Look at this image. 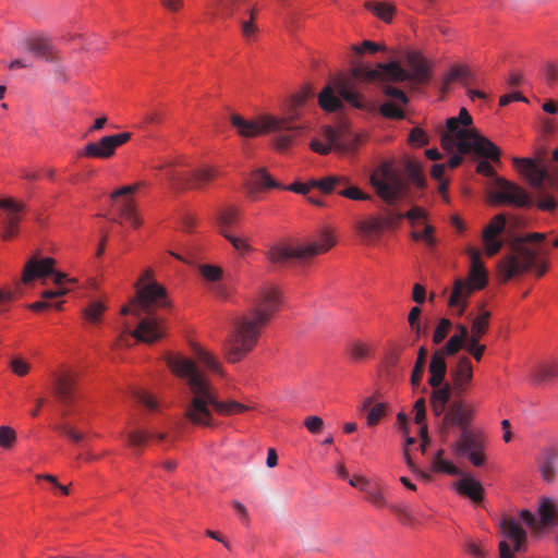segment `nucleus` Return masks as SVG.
Wrapping results in <instances>:
<instances>
[{
  "mask_svg": "<svg viewBox=\"0 0 558 558\" xmlns=\"http://www.w3.org/2000/svg\"><path fill=\"white\" fill-rule=\"evenodd\" d=\"M207 10L213 15L232 16L246 43L257 40L259 36V26L256 23L257 11L250 0H210Z\"/></svg>",
  "mask_w": 558,
  "mask_h": 558,
  "instance_id": "6e6552de",
  "label": "nucleus"
},
{
  "mask_svg": "<svg viewBox=\"0 0 558 558\" xmlns=\"http://www.w3.org/2000/svg\"><path fill=\"white\" fill-rule=\"evenodd\" d=\"M108 308L107 301L104 299H92L82 310V318L86 326L97 327L101 324L104 315Z\"/></svg>",
  "mask_w": 558,
  "mask_h": 558,
  "instance_id": "7c9ffc66",
  "label": "nucleus"
},
{
  "mask_svg": "<svg viewBox=\"0 0 558 558\" xmlns=\"http://www.w3.org/2000/svg\"><path fill=\"white\" fill-rule=\"evenodd\" d=\"M191 351L198 363L216 375L222 376V367L220 362L206 349L197 343L191 344Z\"/></svg>",
  "mask_w": 558,
  "mask_h": 558,
  "instance_id": "4c0bfd02",
  "label": "nucleus"
},
{
  "mask_svg": "<svg viewBox=\"0 0 558 558\" xmlns=\"http://www.w3.org/2000/svg\"><path fill=\"white\" fill-rule=\"evenodd\" d=\"M169 305L166 289L154 280L151 269H145L137 280L136 296L121 308V315H133L138 320L137 327L131 329L125 325L123 333L133 339L153 343L165 335L163 318L154 312Z\"/></svg>",
  "mask_w": 558,
  "mask_h": 558,
  "instance_id": "f03ea898",
  "label": "nucleus"
},
{
  "mask_svg": "<svg viewBox=\"0 0 558 558\" xmlns=\"http://www.w3.org/2000/svg\"><path fill=\"white\" fill-rule=\"evenodd\" d=\"M473 378V366L466 356H462L458 361L456 371L453 372V385L459 392H464Z\"/></svg>",
  "mask_w": 558,
  "mask_h": 558,
  "instance_id": "f704fd0d",
  "label": "nucleus"
},
{
  "mask_svg": "<svg viewBox=\"0 0 558 558\" xmlns=\"http://www.w3.org/2000/svg\"><path fill=\"white\" fill-rule=\"evenodd\" d=\"M444 450H438L432 460V470L448 475L459 474V469L450 461L442 457Z\"/></svg>",
  "mask_w": 558,
  "mask_h": 558,
  "instance_id": "a18cd8bd",
  "label": "nucleus"
},
{
  "mask_svg": "<svg viewBox=\"0 0 558 558\" xmlns=\"http://www.w3.org/2000/svg\"><path fill=\"white\" fill-rule=\"evenodd\" d=\"M130 137L131 134L128 132L104 136L98 142L86 144L82 155L89 158L108 159L112 157L117 148L125 144Z\"/></svg>",
  "mask_w": 558,
  "mask_h": 558,
  "instance_id": "4be33fe9",
  "label": "nucleus"
},
{
  "mask_svg": "<svg viewBox=\"0 0 558 558\" xmlns=\"http://www.w3.org/2000/svg\"><path fill=\"white\" fill-rule=\"evenodd\" d=\"M450 399V388L448 385L439 386L434 388V391L430 396V403H446Z\"/></svg>",
  "mask_w": 558,
  "mask_h": 558,
  "instance_id": "e2e57ef3",
  "label": "nucleus"
},
{
  "mask_svg": "<svg viewBox=\"0 0 558 558\" xmlns=\"http://www.w3.org/2000/svg\"><path fill=\"white\" fill-rule=\"evenodd\" d=\"M547 238V233L531 232L519 238L512 245V252L506 255L498 264V272L502 281L523 274L532 268L539 254V248L532 247L529 243H541Z\"/></svg>",
  "mask_w": 558,
  "mask_h": 558,
  "instance_id": "0eeeda50",
  "label": "nucleus"
},
{
  "mask_svg": "<svg viewBox=\"0 0 558 558\" xmlns=\"http://www.w3.org/2000/svg\"><path fill=\"white\" fill-rule=\"evenodd\" d=\"M313 151L326 155L330 151L345 154L349 147V123L343 120L335 125L322 129L320 136L311 141Z\"/></svg>",
  "mask_w": 558,
  "mask_h": 558,
  "instance_id": "2eb2a0df",
  "label": "nucleus"
},
{
  "mask_svg": "<svg viewBox=\"0 0 558 558\" xmlns=\"http://www.w3.org/2000/svg\"><path fill=\"white\" fill-rule=\"evenodd\" d=\"M471 72L465 65H454L450 69L448 74L445 77V83L449 84L457 80H463L470 77Z\"/></svg>",
  "mask_w": 558,
  "mask_h": 558,
  "instance_id": "bf43d9fd",
  "label": "nucleus"
},
{
  "mask_svg": "<svg viewBox=\"0 0 558 558\" xmlns=\"http://www.w3.org/2000/svg\"><path fill=\"white\" fill-rule=\"evenodd\" d=\"M502 541L499 543L500 558H514L515 553L526 550V532L512 517H505L500 523Z\"/></svg>",
  "mask_w": 558,
  "mask_h": 558,
  "instance_id": "f3484780",
  "label": "nucleus"
},
{
  "mask_svg": "<svg viewBox=\"0 0 558 558\" xmlns=\"http://www.w3.org/2000/svg\"><path fill=\"white\" fill-rule=\"evenodd\" d=\"M409 76L410 82L422 84L429 80L430 72L427 61L416 52H412L408 56Z\"/></svg>",
  "mask_w": 558,
  "mask_h": 558,
  "instance_id": "473e14b6",
  "label": "nucleus"
},
{
  "mask_svg": "<svg viewBox=\"0 0 558 558\" xmlns=\"http://www.w3.org/2000/svg\"><path fill=\"white\" fill-rule=\"evenodd\" d=\"M388 508L399 517V520L403 524H412L414 522V517L410 510V507L407 504H390Z\"/></svg>",
  "mask_w": 558,
  "mask_h": 558,
  "instance_id": "864d4df0",
  "label": "nucleus"
},
{
  "mask_svg": "<svg viewBox=\"0 0 558 558\" xmlns=\"http://www.w3.org/2000/svg\"><path fill=\"white\" fill-rule=\"evenodd\" d=\"M371 182L377 195L388 205L396 204L405 194V181L390 163L381 165L372 174Z\"/></svg>",
  "mask_w": 558,
  "mask_h": 558,
  "instance_id": "9d476101",
  "label": "nucleus"
},
{
  "mask_svg": "<svg viewBox=\"0 0 558 558\" xmlns=\"http://www.w3.org/2000/svg\"><path fill=\"white\" fill-rule=\"evenodd\" d=\"M477 290V288H473V284L466 280L457 279L448 300V305L458 308V314L462 315L466 306L468 298Z\"/></svg>",
  "mask_w": 558,
  "mask_h": 558,
  "instance_id": "c756f323",
  "label": "nucleus"
},
{
  "mask_svg": "<svg viewBox=\"0 0 558 558\" xmlns=\"http://www.w3.org/2000/svg\"><path fill=\"white\" fill-rule=\"evenodd\" d=\"M199 274L208 283L211 284L210 289L215 294L220 298H227V289L220 283L223 277V270L221 267L210 264H203L199 266Z\"/></svg>",
  "mask_w": 558,
  "mask_h": 558,
  "instance_id": "72a5a7b5",
  "label": "nucleus"
},
{
  "mask_svg": "<svg viewBox=\"0 0 558 558\" xmlns=\"http://www.w3.org/2000/svg\"><path fill=\"white\" fill-rule=\"evenodd\" d=\"M335 244L331 232L325 231L318 239L294 245L276 244L266 253L267 259L276 266H284L292 259H307L327 252Z\"/></svg>",
  "mask_w": 558,
  "mask_h": 558,
  "instance_id": "1a4fd4ad",
  "label": "nucleus"
},
{
  "mask_svg": "<svg viewBox=\"0 0 558 558\" xmlns=\"http://www.w3.org/2000/svg\"><path fill=\"white\" fill-rule=\"evenodd\" d=\"M349 102V78L344 76L330 80L318 94V105L327 113L338 112Z\"/></svg>",
  "mask_w": 558,
  "mask_h": 558,
  "instance_id": "a211bd4d",
  "label": "nucleus"
},
{
  "mask_svg": "<svg viewBox=\"0 0 558 558\" xmlns=\"http://www.w3.org/2000/svg\"><path fill=\"white\" fill-rule=\"evenodd\" d=\"M558 378V362L549 361L541 364L534 373V379L538 383Z\"/></svg>",
  "mask_w": 558,
  "mask_h": 558,
  "instance_id": "49530a36",
  "label": "nucleus"
},
{
  "mask_svg": "<svg viewBox=\"0 0 558 558\" xmlns=\"http://www.w3.org/2000/svg\"><path fill=\"white\" fill-rule=\"evenodd\" d=\"M452 327L451 322L448 318H441L434 330L433 341L438 344L448 336Z\"/></svg>",
  "mask_w": 558,
  "mask_h": 558,
  "instance_id": "13d9d810",
  "label": "nucleus"
},
{
  "mask_svg": "<svg viewBox=\"0 0 558 558\" xmlns=\"http://www.w3.org/2000/svg\"><path fill=\"white\" fill-rule=\"evenodd\" d=\"M373 356V344L368 340L355 339L351 341V362L362 363Z\"/></svg>",
  "mask_w": 558,
  "mask_h": 558,
  "instance_id": "ea45409f",
  "label": "nucleus"
},
{
  "mask_svg": "<svg viewBox=\"0 0 558 558\" xmlns=\"http://www.w3.org/2000/svg\"><path fill=\"white\" fill-rule=\"evenodd\" d=\"M409 143L422 147L428 144V136L424 130L414 128L409 135Z\"/></svg>",
  "mask_w": 558,
  "mask_h": 558,
  "instance_id": "338daca9",
  "label": "nucleus"
},
{
  "mask_svg": "<svg viewBox=\"0 0 558 558\" xmlns=\"http://www.w3.org/2000/svg\"><path fill=\"white\" fill-rule=\"evenodd\" d=\"M383 93L390 99L380 105L379 111L381 116L388 119H403L404 107L409 102L408 96L398 87L385 84Z\"/></svg>",
  "mask_w": 558,
  "mask_h": 558,
  "instance_id": "b1692460",
  "label": "nucleus"
},
{
  "mask_svg": "<svg viewBox=\"0 0 558 558\" xmlns=\"http://www.w3.org/2000/svg\"><path fill=\"white\" fill-rule=\"evenodd\" d=\"M75 376L71 371H62L53 375V390L57 399L68 404L74 399Z\"/></svg>",
  "mask_w": 558,
  "mask_h": 558,
  "instance_id": "bb28decb",
  "label": "nucleus"
},
{
  "mask_svg": "<svg viewBox=\"0 0 558 558\" xmlns=\"http://www.w3.org/2000/svg\"><path fill=\"white\" fill-rule=\"evenodd\" d=\"M471 124V114L465 108H461L458 117L447 119L446 132L440 137L441 147L448 153L456 149L462 154L474 151L493 161H499L500 149L475 129L469 128Z\"/></svg>",
  "mask_w": 558,
  "mask_h": 558,
  "instance_id": "20e7f679",
  "label": "nucleus"
},
{
  "mask_svg": "<svg viewBox=\"0 0 558 558\" xmlns=\"http://www.w3.org/2000/svg\"><path fill=\"white\" fill-rule=\"evenodd\" d=\"M490 201L496 204H508L517 207H525L531 203L529 195L522 187L502 178H496Z\"/></svg>",
  "mask_w": 558,
  "mask_h": 558,
  "instance_id": "6ab92c4d",
  "label": "nucleus"
},
{
  "mask_svg": "<svg viewBox=\"0 0 558 558\" xmlns=\"http://www.w3.org/2000/svg\"><path fill=\"white\" fill-rule=\"evenodd\" d=\"M386 404L385 403H376L367 414L366 421L367 425L374 426L376 425L381 417L386 414Z\"/></svg>",
  "mask_w": 558,
  "mask_h": 558,
  "instance_id": "052dcab7",
  "label": "nucleus"
},
{
  "mask_svg": "<svg viewBox=\"0 0 558 558\" xmlns=\"http://www.w3.org/2000/svg\"><path fill=\"white\" fill-rule=\"evenodd\" d=\"M385 49V46L378 45L371 40H364L361 45H351V53L356 56H362L366 52L375 53L377 51H384Z\"/></svg>",
  "mask_w": 558,
  "mask_h": 558,
  "instance_id": "4d7b16f0",
  "label": "nucleus"
},
{
  "mask_svg": "<svg viewBox=\"0 0 558 558\" xmlns=\"http://www.w3.org/2000/svg\"><path fill=\"white\" fill-rule=\"evenodd\" d=\"M409 180L418 187L424 185L421 166L415 161H408L404 167Z\"/></svg>",
  "mask_w": 558,
  "mask_h": 558,
  "instance_id": "603ef678",
  "label": "nucleus"
},
{
  "mask_svg": "<svg viewBox=\"0 0 558 558\" xmlns=\"http://www.w3.org/2000/svg\"><path fill=\"white\" fill-rule=\"evenodd\" d=\"M425 354H426V351L422 347L418 350L417 360H416V363H415V365L413 367L412 375H411V381H412L413 386H417L420 384L422 377H423L424 364H425Z\"/></svg>",
  "mask_w": 558,
  "mask_h": 558,
  "instance_id": "6e6d98bb",
  "label": "nucleus"
},
{
  "mask_svg": "<svg viewBox=\"0 0 558 558\" xmlns=\"http://www.w3.org/2000/svg\"><path fill=\"white\" fill-rule=\"evenodd\" d=\"M167 364L172 373L183 378L191 391L184 415L194 426L215 428L219 426V416H232L252 410L250 405L233 399L220 400L208 378L199 371L196 363L181 355H170Z\"/></svg>",
  "mask_w": 558,
  "mask_h": 558,
  "instance_id": "f257e3e1",
  "label": "nucleus"
},
{
  "mask_svg": "<svg viewBox=\"0 0 558 558\" xmlns=\"http://www.w3.org/2000/svg\"><path fill=\"white\" fill-rule=\"evenodd\" d=\"M145 185L144 182H137L130 185H124L111 194L113 211L119 217V222L124 227L136 229L141 226L142 219L137 213L133 195L141 187Z\"/></svg>",
  "mask_w": 558,
  "mask_h": 558,
  "instance_id": "4468645a",
  "label": "nucleus"
},
{
  "mask_svg": "<svg viewBox=\"0 0 558 558\" xmlns=\"http://www.w3.org/2000/svg\"><path fill=\"white\" fill-rule=\"evenodd\" d=\"M218 223L222 234L229 233L228 229L235 226L240 219V211L234 206H226L219 210Z\"/></svg>",
  "mask_w": 558,
  "mask_h": 558,
  "instance_id": "a19ab883",
  "label": "nucleus"
},
{
  "mask_svg": "<svg viewBox=\"0 0 558 558\" xmlns=\"http://www.w3.org/2000/svg\"><path fill=\"white\" fill-rule=\"evenodd\" d=\"M512 162L532 187L541 189L547 185L556 189L558 186L557 167L548 168L542 160L534 158L514 157Z\"/></svg>",
  "mask_w": 558,
  "mask_h": 558,
  "instance_id": "ddd939ff",
  "label": "nucleus"
},
{
  "mask_svg": "<svg viewBox=\"0 0 558 558\" xmlns=\"http://www.w3.org/2000/svg\"><path fill=\"white\" fill-rule=\"evenodd\" d=\"M353 77L393 83L410 82L408 70H404L397 61L378 63L377 66L373 69L365 65H353L351 63V78Z\"/></svg>",
  "mask_w": 558,
  "mask_h": 558,
  "instance_id": "dca6fc26",
  "label": "nucleus"
},
{
  "mask_svg": "<svg viewBox=\"0 0 558 558\" xmlns=\"http://www.w3.org/2000/svg\"><path fill=\"white\" fill-rule=\"evenodd\" d=\"M23 213L24 205L22 203L11 197L0 198V223L3 240L9 241L17 235Z\"/></svg>",
  "mask_w": 558,
  "mask_h": 558,
  "instance_id": "aec40b11",
  "label": "nucleus"
},
{
  "mask_svg": "<svg viewBox=\"0 0 558 558\" xmlns=\"http://www.w3.org/2000/svg\"><path fill=\"white\" fill-rule=\"evenodd\" d=\"M489 317H490V313L488 311H482L480 313V315H477L472 320L469 339H474L475 341L480 342L481 338L488 330Z\"/></svg>",
  "mask_w": 558,
  "mask_h": 558,
  "instance_id": "79ce46f5",
  "label": "nucleus"
},
{
  "mask_svg": "<svg viewBox=\"0 0 558 558\" xmlns=\"http://www.w3.org/2000/svg\"><path fill=\"white\" fill-rule=\"evenodd\" d=\"M251 183L258 189H282L264 168L253 171Z\"/></svg>",
  "mask_w": 558,
  "mask_h": 558,
  "instance_id": "de8ad7c7",
  "label": "nucleus"
},
{
  "mask_svg": "<svg viewBox=\"0 0 558 558\" xmlns=\"http://www.w3.org/2000/svg\"><path fill=\"white\" fill-rule=\"evenodd\" d=\"M457 492L461 495L468 496L471 500L478 502L483 499V486L481 483L472 477L461 478L456 484Z\"/></svg>",
  "mask_w": 558,
  "mask_h": 558,
  "instance_id": "58836bf2",
  "label": "nucleus"
},
{
  "mask_svg": "<svg viewBox=\"0 0 558 558\" xmlns=\"http://www.w3.org/2000/svg\"><path fill=\"white\" fill-rule=\"evenodd\" d=\"M310 184L324 194L337 192L339 195L349 198V182L342 177L331 175L324 179H311Z\"/></svg>",
  "mask_w": 558,
  "mask_h": 558,
  "instance_id": "cd10ccee",
  "label": "nucleus"
},
{
  "mask_svg": "<svg viewBox=\"0 0 558 558\" xmlns=\"http://www.w3.org/2000/svg\"><path fill=\"white\" fill-rule=\"evenodd\" d=\"M365 7L372 11L379 20L385 23H390L396 12V8L387 2H366Z\"/></svg>",
  "mask_w": 558,
  "mask_h": 558,
  "instance_id": "c03bdc74",
  "label": "nucleus"
},
{
  "mask_svg": "<svg viewBox=\"0 0 558 558\" xmlns=\"http://www.w3.org/2000/svg\"><path fill=\"white\" fill-rule=\"evenodd\" d=\"M281 293L274 284H264L247 314L242 315L235 323L226 351L227 360L236 363L246 356L257 344L262 329L279 312Z\"/></svg>",
  "mask_w": 558,
  "mask_h": 558,
  "instance_id": "7ed1b4c3",
  "label": "nucleus"
},
{
  "mask_svg": "<svg viewBox=\"0 0 558 558\" xmlns=\"http://www.w3.org/2000/svg\"><path fill=\"white\" fill-rule=\"evenodd\" d=\"M454 450L465 456L474 466L485 463L483 437L468 428H464L454 444Z\"/></svg>",
  "mask_w": 558,
  "mask_h": 558,
  "instance_id": "412c9836",
  "label": "nucleus"
},
{
  "mask_svg": "<svg viewBox=\"0 0 558 558\" xmlns=\"http://www.w3.org/2000/svg\"><path fill=\"white\" fill-rule=\"evenodd\" d=\"M25 44L26 50L35 58L47 62L58 60L59 52L47 36L43 34L29 36Z\"/></svg>",
  "mask_w": 558,
  "mask_h": 558,
  "instance_id": "393cba45",
  "label": "nucleus"
},
{
  "mask_svg": "<svg viewBox=\"0 0 558 558\" xmlns=\"http://www.w3.org/2000/svg\"><path fill=\"white\" fill-rule=\"evenodd\" d=\"M167 434L163 432H148L144 429L131 432L126 437V442L130 448L137 451L145 447L149 440L163 441Z\"/></svg>",
  "mask_w": 558,
  "mask_h": 558,
  "instance_id": "e433bc0d",
  "label": "nucleus"
},
{
  "mask_svg": "<svg viewBox=\"0 0 558 558\" xmlns=\"http://www.w3.org/2000/svg\"><path fill=\"white\" fill-rule=\"evenodd\" d=\"M520 519L534 536L539 537L558 526V501L550 497H541L537 506V515L529 510H522Z\"/></svg>",
  "mask_w": 558,
  "mask_h": 558,
  "instance_id": "f8f14e48",
  "label": "nucleus"
},
{
  "mask_svg": "<svg viewBox=\"0 0 558 558\" xmlns=\"http://www.w3.org/2000/svg\"><path fill=\"white\" fill-rule=\"evenodd\" d=\"M447 372V364L445 360L444 350H437L433 355L429 363V379L428 383L433 388L441 386Z\"/></svg>",
  "mask_w": 558,
  "mask_h": 558,
  "instance_id": "c9c22d12",
  "label": "nucleus"
},
{
  "mask_svg": "<svg viewBox=\"0 0 558 558\" xmlns=\"http://www.w3.org/2000/svg\"><path fill=\"white\" fill-rule=\"evenodd\" d=\"M461 348L465 349V341L453 335L441 350H444L446 356L457 353Z\"/></svg>",
  "mask_w": 558,
  "mask_h": 558,
  "instance_id": "0e129e2a",
  "label": "nucleus"
},
{
  "mask_svg": "<svg viewBox=\"0 0 558 558\" xmlns=\"http://www.w3.org/2000/svg\"><path fill=\"white\" fill-rule=\"evenodd\" d=\"M351 486L366 492L368 501L376 508H388L390 505L386 498V488L380 487L376 483H371L362 475L354 474L351 476Z\"/></svg>",
  "mask_w": 558,
  "mask_h": 558,
  "instance_id": "a878e982",
  "label": "nucleus"
},
{
  "mask_svg": "<svg viewBox=\"0 0 558 558\" xmlns=\"http://www.w3.org/2000/svg\"><path fill=\"white\" fill-rule=\"evenodd\" d=\"M225 238L231 243L241 257L246 256L253 251V247L245 238L236 236L231 233H225Z\"/></svg>",
  "mask_w": 558,
  "mask_h": 558,
  "instance_id": "3c124183",
  "label": "nucleus"
},
{
  "mask_svg": "<svg viewBox=\"0 0 558 558\" xmlns=\"http://www.w3.org/2000/svg\"><path fill=\"white\" fill-rule=\"evenodd\" d=\"M506 229V216L498 214L492 218L488 225L484 228L482 241L487 256L497 254L504 245L500 238Z\"/></svg>",
  "mask_w": 558,
  "mask_h": 558,
  "instance_id": "5701e85b",
  "label": "nucleus"
},
{
  "mask_svg": "<svg viewBox=\"0 0 558 558\" xmlns=\"http://www.w3.org/2000/svg\"><path fill=\"white\" fill-rule=\"evenodd\" d=\"M465 350L477 361L480 362L483 357V354L486 350L484 344L475 341L474 339H468L465 343Z\"/></svg>",
  "mask_w": 558,
  "mask_h": 558,
  "instance_id": "69168bd1",
  "label": "nucleus"
},
{
  "mask_svg": "<svg viewBox=\"0 0 558 558\" xmlns=\"http://www.w3.org/2000/svg\"><path fill=\"white\" fill-rule=\"evenodd\" d=\"M17 441V434L15 429L8 425L0 426V448L4 451H10L14 448Z\"/></svg>",
  "mask_w": 558,
  "mask_h": 558,
  "instance_id": "8fccbe9b",
  "label": "nucleus"
},
{
  "mask_svg": "<svg viewBox=\"0 0 558 558\" xmlns=\"http://www.w3.org/2000/svg\"><path fill=\"white\" fill-rule=\"evenodd\" d=\"M465 551L473 558H486V550L473 539L469 538L464 544Z\"/></svg>",
  "mask_w": 558,
  "mask_h": 558,
  "instance_id": "774afa93",
  "label": "nucleus"
},
{
  "mask_svg": "<svg viewBox=\"0 0 558 558\" xmlns=\"http://www.w3.org/2000/svg\"><path fill=\"white\" fill-rule=\"evenodd\" d=\"M294 118V113L289 118L265 114L254 120H246L239 114H233L231 122L239 134L245 137H255L264 133L277 132V148L284 150L291 146L294 137L299 134V128L293 124Z\"/></svg>",
  "mask_w": 558,
  "mask_h": 558,
  "instance_id": "423d86ee",
  "label": "nucleus"
},
{
  "mask_svg": "<svg viewBox=\"0 0 558 558\" xmlns=\"http://www.w3.org/2000/svg\"><path fill=\"white\" fill-rule=\"evenodd\" d=\"M472 412L466 410L462 402L453 403L442 417V429L449 426H460L463 430L468 428Z\"/></svg>",
  "mask_w": 558,
  "mask_h": 558,
  "instance_id": "2f4dec72",
  "label": "nucleus"
},
{
  "mask_svg": "<svg viewBox=\"0 0 558 558\" xmlns=\"http://www.w3.org/2000/svg\"><path fill=\"white\" fill-rule=\"evenodd\" d=\"M435 229L430 225H425L422 231H413L411 236L415 241L424 242L428 247H433L436 244V239L434 236Z\"/></svg>",
  "mask_w": 558,
  "mask_h": 558,
  "instance_id": "5fc2aeb1",
  "label": "nucleus"
},
{
  "mask_svg": "<svg viewBox=\"0 0 558 558\" xmlns=\"http://www.w3.org/2000/svg\"><path fill=\"white\" fill-rule=\"evenodd\" d=\"M556 454L553 451H545L538 460V469L542 477L546 482L555 478Z\"/></svg>",
  "mask_w": 558,
  "mask_h": 558,
  "instance_id": "37998d69",
  "label": "nucleus"
},
{
  "mask_svg": "<svg viewBox=\"0 0 558 558\" xmlns=\"http://www.w3.org/2000/svg\"><path fill=\"white\" fill-rule=\"evenodd\" d=\"M135 401L146 408L147 410L155 412L159 409V402L154 395L144 389H136L133 392Z\"/></svg>",
  "mask_w": 558,
  "mask_h": 558,
  "instance_id": "09e8293b",
  "label": "nucleus"
},
{
  "mask_svg": "<svg viewBox=\"0 0 558 558\" xmlns=\"http://www.w3.org/2000/svg\"><path fill=\"white\" fill-rule=\"evenodd\" d=\"M157 170L160 172L162 179L193 189L205 186L217 175L216 170L207 166L193 169H184L182 167L175 166L171 161H165L163 163H160Z\"/></svg>",
  "mask_w": 558,
  "mask_h": 558,
  "instance_id": "9b49d317",
  "label": "nucleus"
},
{
  "mask_svg": "<svg viewBox=\"0 0 558 558\" xmlns=\"http://www.w3.org/2000/svg\"><path fill=\"white\" fill-rule=\"evenodd\" d=\"M59 432L71 441L78 444L84 439V434L77 432L70 423L65 422L59 426Z\"/></svg>",
  "mask_w": 558,
  "mask_h": 558,
  "instance_id": "680f3d73",
  "label": "nucleus"
},
{
  "mask_svg": "<svg viewBox=\"0 0 558 558\" xmlns=\"http://www.w3.org/2000/svg\"><path fill=\"white\" fill-rule=\"evenodd\" d=\"M54 259L51 257L36 258L32 257L25 265L22 281L27 284L35 279L45 278L49 275L53 276L54 289L45 290L41 293L43 300L34 302L29 308L34 312H40L47 308L60 310L62 301H59L65 293L77 286L75 278L69 277L64 272L54 271Z\"/></svg>",
  "mask_w": 558,
  "mask_h": 558,
  "instance_id": "39448f33",
  "label": "nucleus"
},
{
  "mask_svg": "<svg viewBox=\"0 0 558 558\" xmlns=\"http://www.w3.org/2000/svg\"><path fill=\"white\" fill-rule=\"evenodd\" d=\"M469 257L471 259V268L468 278V282L473 284V288L483 289L487 283V272L481 260V252L476 248L470 247L468 250Z\"/></svg>",
  "mask_w": 558,
  "mask_h": 558,
  "instance_id": "c85d7f7f",
  "label": "nucleus"
}]
</instances>
